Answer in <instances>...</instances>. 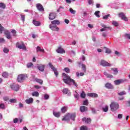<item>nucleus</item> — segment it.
Instances as JSON below:
<instances>
[{"mask_svg": "<svg viewBox=\"0 0 130 130\" xmlns=\"http://www.w3.org/2000/svg\"><path fill=\"white\" fill-rule=\"evenodd\" d=\"M62 77H63V81L65 84H67V85H71V83H73V85L75 86V87H78V84L76 83V81L74 79H72L71 78V77H70L68 74H66V73L62 74Z\"/></svg>", "mask_w": 130, "mask_h": 130, "instance_id": "1", "label": "nucleus"}, {"mask_svg": "<svg viewBox=\"0 0 130 130\" xmlns=\"http://www.w3.org/2000/svg\"><path fill=\"white\" fill-rule=\"evenodd\" d=\"M119 106L118 104L115 102L111 103L110 105V107L112 111H116V110H117L119 108Z\"/></svg>", "mask_w": 130, "mask_h": 130, "instance_id": "2", "label": "nucleus"}, {"mask_svg": "<svg viewBox=\"0 0 130 130\" xmlns=\"http://www.w3.org/2000/svg\"><path fill=\"white\" fill-rule=\"evenodd\" d=\"M16 46L17 48H19V49H22L23 50H26V46H25V44H24V42H17L16 44Z\"/></svg>", "mask_w": 130, "mask_h": 130, "instance_id": "3", "label": "nucleus"}, {"mask_svg": "<svg viewBox=\"0 0 130 130\" xmlns=\"http://www.w3.org/2000/svg\"><path fill=\"white\" fill-rule=\"evenodd\" d=\"M118 16L120 18H121V20H123V21H125V22H127L128 21V18L126 17L125 13L120 12L118 14Z\"/></svg>", "mask_w": 130, "mask_h": 130, "instance_id": "4", "label": "nucleus"}, {"mask_svg": "<svg viewBox=\"0 0 130 130\" xmlns=\"http://www.w3.org/2000/svg\"><path fill=\"white\" fill-rule=\"evenodd\" d=\"M26 78H27V76H26L24 74H20L18 76L17 81L19 83H22V82H23L24 81V80H25V79H26Z\"/></svg>", "mask_w": 130, "mask_h": 130, "instance_id": "5", "label": "nucleus"}, {"mask_svg": "<svg viewBox=\"0 0 130 130\" xmlns=\"http://www.w3.org/2000/svg\"><path fill=\"white\" fill-rule=\"evenodd\" d=\"M10 87L13 90V91H15V92H18L20 89L19 85L15 84L11 85Z\"/></svg>", "mask_w": 130, "mask_h": 130, "instance_id": "6", "label": "nucleus"}, {"mask_svg": "<svg viewBox=\"0 0 130 130\" xmlns=\"http://www.w3.org/2000/svg\"><path fill=\"white\" fill-rule=\"evenodd\" d=\"M48 65L51 68V69L53 70L56 77H57V76H58V72H57L56 68L53 67V65L52 63H51V62H49Z\"/></svg>", "mask_w": 130, "mask_h": 130, "instance_id": "7", "label": "nucleus"}, {"mask_svg": "<svg viewBox=\"0 0 130 130\" xmlns=\"http://www.w3.org/2000/svg\"><path fill=\"white\" fill-rule=\"evenodd\" d=\"M100 65L102 66V67H111V64L105 60H102L100 62Z\"/></svg>", "mask_w": 130, "mask_h": 130, "instance_id": "8", "label": "nucleus"}, {"mask_svg": "<svg viewBox=\"0 0 130 130\" xmlns=\"http://www.w3.org/2000/svg\"><path fill=\"white\" fill-rule=\"evenodd\" d=\"M126 81V79L116 80L114 81V83L115 85H120V84H122V83H124Z\"/></svg>", "mask_w": 130, "mask_h": 130, "instance_id": "9", "label": "nucleus"}, {"mask_svg": "<svg viewBox=\"0 0 130 130\" xmlns=\"http://www.w3.org/2000/svg\"><path fill=\"white\" fill-rule=\"evenodd\" d=\"M36 7L38 11H40V12H44V8H43V6H42V5L37 4L36 5Z\"/></svg>", "mask_w": 130, "mask_h": 130, "instance_id": "10", "label": "nucleus"}, {"mask_svg": "<svg viewBox=\"0 0 130 130\" xmlns=\"http://www.w3.org/2000/svg\"><path fill=\"white\" fill-rule=\"evenodd\" d=\"M55 17H56V13H51L49 15V19L50 21H52V20H54L55 19Z\"/></svg>", "mask_w": 130, "mask_h": 130, "instance_id": "11", "label": "nucleus"}, {"mask_svg": "<svg viewBox=\"0 0 130 130\" xmlns=\"http://www.w3.org/2000/svg\"><path fill=\"white\" fill-rule=\"evenodd\" d=\"M49 27L50 29H51L52 31H58L59 30V28L57 27L56 25L50 24Z\"/></svg>", "mask_w": 130, "mask_h": 130, "instance_id": "12", "label": "nucleus"}, {"mask_svg": "<svg viewBox=\"0 0 130 130\" xmlns=\"http://www.w3.org/2000/svg\"><path fill=\"white\" fill-rule=\"evenodd\" d=\"M56 51V52H57V53H66V51L64 50V49H63V48H61V47H58Z\"/></svg>", "mask_w": 130, "mask_h": 130, "instance_id": "13", "label": "nucleus"}, {"mask_svg": "<svg viewBox=\"0 0 130 130\" xmlns=\"http://www.w3.org/2000/svg\"><path fill=\"white\" fill-rule=\"evenodd\" d=\"M87 95L89 97H92V98H97L98 97V94L95 93H88Z\"/></svg>", "mask_w": 130, "mask_h": 130, "instance_id": "14", "label": "nucleus"}, {"mask_svg": "<svg viewBox=\"0 0 130 130\" xmlns=\"http://www.w3.org/2000/svg\"><path fill=\"white\" fill-rule=\"evenodd\" d=\"M70 113H68L62 118V120L65 121H68V120H70Z\"/></svg>", "mask_w": 130, "mask_h": 130, "instance_id": "15", "label": "nucleus"}, {"mask_svg": "<svg viewBox=\"0 0 130 130\" xmlns=\"http://www.w3.org/2000/svg\"><path fill=\"white\" fill-rule=\"evenodd\" d=\"M105 87L107 89H113V88H114L113 85H112V84H111V83H110L109 82H107L106 83Z\"/></svg>", "mask_w": 130, "mask_h": 130, "instance_id": "16", "label": "nucleus"}, {"mask_svg": "<svg viewBox=\"0 0 130 130\" xmlns=\"http://www.w3.org/2000/svg\"><path fill=\"white\" fill-rule=\"evenodd\" d=\"M80 110L81 112H85V111H87L88 110V107L84 106H82L80 108Z\"/></svg>", "mask_w": 130, "mask_h": 130, "instance_id": "17", "label": "nucleus"}, {"mask_svg": "<svg viewBox=\"0 0 130 130\" xmlns=\"http://www.w3.org/2000/svg\"><path fill=\"white\" fill-rule=\"evenodd\" d=\"M4 34L6 35L7 39H11V33L9 32L8 30H6L5 31Z\"/></svg>", "mask_w": 130, "mask_h": 130, "instance_id": "18", "label": "nucleus"}, {"mask_svg": "<svg viewBox=\"0 0 130 130\" xmlns=\"http://www.w3.org/2000/svg\"><path fill=\"white\" fill-rule=\"evenodd\" d=\"M45 68V65L40 64L38 66V70H39V71H40L41 72H44Z\"/></svg>", "mask_w": 130, "mask_h": 130, "instance_id": "19", "label": "nucleus"}, {"mask_svg": "<svg viewBox=\"0 0 130 130\" xmlns=\"http://www.w3.org/2000/svg\"><path fill=\"white\" fill-rule=\"evenodd\" d=\"M70 118L72 119V120L75 121V118H76V114L75 113L72 114L70 113Z\"/></svg>", "mask_w": 130, "mask_h": 130, "instance_id": "20", "label": "nucleus"}, {"mask_svg": "<svg viewBox=\"0 0 130 130\" xmlns=\"http://www.w3.org/2000/svg\"><path fill=\"white\" fill-rule=\"evenodd\" d=\"M25 102L27 104H31V103H33V98H30L29 99L26 100Z\"/></svg>", "mask_w": 130, "mask_h": 130, "instance_id": "21", "label": "nucleus"}, {"mask_svg": "<svg viewBox=\"0 0 130 130\" xmlns=\"http://www.w3.org/2000/svg\"><path fill=\"white\" fill-rule=\"evenodd\" d=\"M32 23L34 25H35V26H40L41 25V23H40V22L37 21L35 20H33Z\"/></svg>", "mask_w": 130, "mask_h": 130, "instance_id": "22", "label": "nucleus"}, {"mask_svg": "<svg viewBox=\"0 0 130 130\" xmlns=\"http://www.w3.org/2000/svg\"><path fill=\"white\" fill-rule=\"evenodd\" d=\"M51 24L52 25H59V24H60V22H59V21L57 20H53L52 21H51Z\"/></svg>", "mask_w": 130, "mask_h": 130, "instance_id": "23", "label": "nucleus"}, {"mask_svg": "<svg viewBox=\"0 0 130 130\" xmlns=\"http://www.w3.org/2000/svg\"><path fill=\"white\" fill-rule=\"evenodd\" d=\"M53 114L54 116H55V117L58 118L60 116V112H53Z\"/></svg>", "mask_w": 130, "mask_h": 130, "instance_id": "24", "label": "nucleus"}, {"mask_svg": "<svg viewBox=\"0 0 130 130\" xmlns=\"http://www.w3.org/2000/svg\"><path fill=\"white\" fill-rule=\"evenodd\" d=\"M67 110H68V107L64 106L61 109L62 113H65V112H67Z\"/></svg>", "mask_w": 130, "mask_h": 130, "instance_id": "25", "label": "nucleus"}, {"mask_svg": "<svg viewBox=\"0 0 130 130\" xmlns=\"http://www.w3.org/2000/svg\"><path fill=\"white\" fill-rule=\"evenodd\" d=\"M44 52V49H41V48L39 46H38L37 47V52Z\"/></svg>", "mask_w": 130, "mask_h": 130, "instance_id": "26", "label": "nucleus"}, {"mask_svg": "<svg viewBox=\"0 0 130 130\" xmlns=\"http://www.w3.org/2000/svg\"><path fill=\"white\" fill-rule=\"evenodd\" d=\"M80 97L83 99H85L86 98V93L85 91H82L81 93L80 94Z\"/></svg>", "mask_w": 130, "mask_h": 130, "instance_id": "27", "label": "nucleus"}, {"mask_svg": "<svg viewBox=\"0 0 130 130\" xmlns=\"http://www.w3.org/2000/svg\"><path fill=\"white\" fill-rule=\"evenodd\" d=\"M112 71H113L114 72V75H117L118 74V70H117V68H112Z\"/></svg>", "mask_w": 130, "mask_h": 130, "instance_id": "28", "label": "nucleus"}, {"mask_svg": "<svg viewBox=\"0 0 130 130\" xmlns=\"http://www.w3.org/2000/svg\"><path fill=\"white\" fill-rule=\"evenodd\" d=\"M36 82H37V83L40 84V85H42V84H43V80H42V79L36 78Z\"/></svg>", "mask_w": 130, "mask_h": 130, "instance_id": "29", "label": "nucleus"}, {"mask_svg": "<svg viewBox=\"0 0 130 130\" xmlns=\"http://www.w3.org/2000/svg\"><path fill=\"white\" fill-rule=\"evenodd\" d=\"M82 69L84 72V73H87V70L86 69V65L85 64H82Z\"/></svg>", "mask_w": 130, "mask_h": 130, "instance_id": "30", "label": "nucleus"}, {"mask_svg": "<svg viewBox=\"0 0 130 130\" xmlns=\"http://www.w3.org/2000/svg\"><path fill=\"white\" fill-rule=\"evenodd\" d=\"M32 96H35V97H38L39 96V92L38 91H35L32 93Z\"/></svg>", "mask_w": 130, "mask_h": 130, "instance_id": "31", "label": "nucleus"}, {"mask_svg": "<svg viewBox=\"0 0 130 130\" xmlns=\"http://www.w3.org/2000/svg\"><path fill=\"white\" fill-rule=\"evenodd\" d=\"M62 92L63 94H68V93H69V89L67 88H63L62 90Z\"/></svg>", "mask_w": 130, "mask_h": 130, "instance_id": "32", "label": "nucleus"}, {"mask_svg": "<svg viewBox=\"0 0 130 130\" xmlns=\"http://www.w3.org/2000/svg\"><path fill=\"white\" fill-rule=\"evenodd\" d=\"M100 14V11H97L94 12V15L97 17V18H100V15H99Z\"/></svg>", "mask_w": 130, "mask_h": 130, "instance_id": "33", "label": "nucleus"}, {"mask_svg": "<svg viewBox=\"0 0 130 130\" xmlns=\"http://www.w3.org/2000/svg\"><path fill=\"white\" fill-rule=\"evenodd\" d=\"M10 103H17V100L16 99H12L9 100Z\"/></svg>", "mask_w": 130, "mask_h": 130, "instance_id": "34", "label": "nucleus"}, {"mask_svg": "<svg viewBox=\"0 0 130 130\" xmlns=\"http://www.w3.org/2000/svg\"><path fill=\"white\" fill-rule=\"evenodd\" d=\"M126 93L125 92V91L123 90L122 91L120 92H118V94L119 96H122V95H125Z\"/></svg>", "mask_w": 130, "mask_h": 130, "instance_id": "35", "label": "nucleus"}, {"mask_svg": "<svg viewBox=\"0 0 130 130\" xmlns=\"http://www.w3.org/2000/svg\"><path fill=\"white\" fill-rule=\"evenodd\" d=\"M2 76L4 78H8L9 77V74L7 72H4Z\"/></svg>", "mask_w": 130, "mask_h": 130, "instance_id": "36", "label": "nucleus"}, {"mask_svg": "<svg viewBox=\"0 0 130 130\" xmlns=\"http://www.w3.org/2000/svg\"><path fill=\"white\" fill-rule=\"evenodd\" d=\"M69 11H70V13H71V14H73V15H75V14H76L75 10H74V9H73V8H70Z\"/></svg>", "mask_w": 130, "mask_h": 130, "instance_id": "37", "label": "nucleus"}, {"mask_svg": "<svg viewBox=\"0 0 130 130\" xmlns=\"http://www.w3.org/2000/svg\"><path fill=\"white\" fill-rule=\"evenodd\" d=\"M104 112H107L108 111V106H106L105 108H103Z\"/></svg>", "mask_w": 130, "mask_h": 130, "instance_id": "38", "label": "nucleus"}, {"mask_svg": "<svg viewBox=\"0 0 130 130\" xmlns=\"http://www.w3.org/2000/svg\"><path fill=\"white\" fill-rule=\"evenodd\" d=\"M11 33H12L13 36L16 37L17 36V31L15 29H12L11 31Z\"/></svg>", "mask_w": 130, "mask_h": 130, "instance_id": "39", "label": "nucleus"}, {"mask_svg": "<svg viewBox=\"0 0 130 130\" xmlns=\"http://www.w3.org/2000/svg\"><path fill=\"white\" fill-rule=\"evenodd\" d=\"M83 105H85L86 106H88V105H89V102L88 101V100L83 101Z\"/></svg>", "mask_w": 130, "mask_h": 130, "instance_id": "40", "label": "nucleus"}, {"mask_svg": "<svg viewBox=\"0 0 130 130\" xmlns=\"http://www.w3.org/2000/svg\"><path fill=\"white\" fill-rule=\"evenodd\" d=\"M0 8H2V9H6V5L3 3H0Z\"/></svg>", "mask_w": 130, "mask_h": 130, "instance_id": "41", "label": "nucleus"}, {"mask_svg": "<svg viewBox=\"0 0 130 130\" xmlns=\"http://www.w3.org/2000/svg\"><path fill=\"white\" fill-rule=\"evenodd\" d=\"M105 48L106 49V53H111V50L110 49L106 47Z\"/></svg>", "mask_w": 130, "mask_h": 130, "instance_id": "42", "label": "nucleus"}, {"mask_svg": "<svg viewBox=\"0 0 130 130\" xmlns=\"http://www.w3.org/2000/svg\"><path fill=\"white\" fill-rule=\"evenodd\" d=\"M64 71H65V72L66 73H67L68 74H70L71 70H70V69L69 68H65L64 69Z\"/></svg>", "mask_w": 130, "mask_h": 130, "instance_id": "43", "label": "nucleus"}, {"mask_svg": "<svg viewBox=\"0 0 130 130\" xmlns=\"http://www.w3.org/2000/svg\"><path fill=\"white\" fill-rule=\"evenodd\" d=\"M112 24L114 26H115V27H117V26H118V23L115 21H113Z\"/></svg>", "mask_w": 130, "mask_h": 130, "instance_id": "44", "label": "nucleus"}, {"mask_svg": "<svg viewBox=\"0 0 130 130\" xmlns=\"http://www.w3.org/2000/svg\"><path fill=\"white\" fill-rule=\"evenodd\" d=\"M109 17H110V14H109L103 16V19H104V20H107Z\"/></svg>", "mask_w": 130, "mask_h": 130, "instance_id": "45", "label": "nucleus"}, {"mask_svg": "<svg viewBox=\"0 0 130 130\" xmlns=\"http://www.w3.org/2000/svg\"><path fill=\"white\" fill-rule=\"evenodd\" d=\"M84 75H85V74H84V73H80L79 74V72H76L77 77H80V76H84Z\"/></svg>", "mask_w": 130, "mask_h": 130, "instance_id": "46", "label": "nucleus"}, {"mask_svg": "<svg viewBox=\"0 0 130 130\" xmlns=\"http://www.w3.org/2000/svg\"><path fill=\"white\" fill-rule=\"evenodd\" d=\"M80 130H88V128L87 127V126H82L80 127Z\"/></svg>", "mask_w": 130, "mask_h": 130, "instance_id": "47", "label": "nucleus"}, {"mask_svg": "<svg viewBox=\"0 0 130 130\" xmlns=\"http://www.w3.org/2000/svg\"><path fill=\"white\" fill-rule=\"evenodd\" d=\"M102 27L104 28L105 29H111V27L110 26H107L105 24H103Z\"/></svg>", "mask_w": 130, "mask_h": 130, "instance_id": "48", "label": "nucleus"}, {"mask_svg": "<svg viewBox=\"0 0 130 130\" xmlns=\"http://www.w3.org/2000/svg\"><path fill=\"white\" fill-rule=\"evenodd\" d=\"M44 99H45V100H47L49 99V95L45 94L44 96Z\"/></svg>", "mask_w": 130, "mask_h": 130, "instance_id": "49", "label": "nucleus"}, {"mask_svg": "<svg viewBox=\"0 0 130 130\" xmlns=\"http://www.w3.org/2000/svg\"><path fill=\"white\" fill-rule=\"evenodd\" d=\"M3 31H4V27H3V26H2V24H0V34H2Z\"/></svg>", "mask_w": 130, "mask_h": 130, "instance_id": "50", "label": "nucleus"}, {"mask_svg": "<svg viewBox=\"0 0 130 130\" xmlns=\"http://www.w3.org/2000/svg\"><path fill=\"white\" fill-rule=\"evenodd\" d=\"M31 67H33V63L29 62L27 64V68H31Z\"/></svg>", "mask_w": 130, "mask_h": 130, "instance_id": "51", "label": "nucleus"}, {"mask_svg": "<svg viewBox=\"0 0 130 130\" xmlns=\"http://www.w3.org/2000/svg\"><path fill=\"white\" fill-rule=\"evenodd\" d=\"M3 51L5 53H8V52H9V51H10V50H9V49H8L7 48H4Z\"/></svg>", "mask_w": 130, "mask_h": 130, "instance_id": "52", "label": "nucleus"}, {"mask_svg": "<svg viewBox=\"0 0 130 130\" xmlns=\"http://www.w3.org/2000/svg\"><path fill=\"white\" fill-rule=\"evenodd\" d=\"M0 108H1V109H5L6 108V106H5V104H0Z\"/></svg>", "mask_w": 130, "mask_h": 130, "instance_id": "53", "label": "nucleus"}, {"mask_svg": "<svg viewBox=\"0 0 130 130\" xmlns=\"http://www.w3.org/2000/svg\"><path fill=\"white\" fill-rule=\"evenodd\" d=\"M0 43H5V39L0 38Z\"/></svg>", "mask_w": 130, "mask_h": 130, "instance_id": "54", "label": "nucleus"}, {"mask_svg": "<svg viewBox=\"0 0 130 130\" xmlns=\"http://www.w3.org/2000/svg\"><path fill=\"white\" fill-rule=\"evenodd\" d=\"M107 78H110V79H112L113 78V75L111 74H108V76H107Z\"/></svg>", "mask_w": 130, "mask_h": 130, "instance_id": "55", "label": "nucleus"}, {"mask_svg": "<svg viewBox=\"0 0 130 130\" xmlns=\"http://www.w3.org/2000/svg\"><path fill=\"white\" fill-rule=\"evenodd\" d=\"M21 20L23 22H25V15H21Z\"/></svg>", "mask_w": 130, "mask_h": 130, "instance_id": "56", "label": "nucleus"}, {"mask_svg": "<svg viewBox=\"0 0 130 130\" xmlns=\"http://www.w3.org/2000/svg\"><path fill=\"white\" fill-rule=\"evenodd\" d=\"M14 123H17L18 121H19V119L17 118H15L13 120Z\"/></svg>", "mask_w": 130, "mask_h": 130, "instance_id": "57", "label": "nucleus"}, {"mask_svg": "<svg viewBox=\"0 0 130 130\" xmlns=\"http://www.w3.org/2000/svg\"><path fill=\"white\" fill-rule=\"evenodd\" d=\"M88 4L89 5H92L94 4V2H93V0H88Z\"/></svg>", "mask_w": 130, "mask_h": 130, "instance_id": "58", "label": "nucleus"}, {"mask_svg": "<svg viewBox=\"0 0 130 130\" xmlns=\"http://www.w3.org/2000/svg\"><path fill=\"white\" fill-rule=\"evenodd\" d=\"M81 59H82V60H83V61H85V60H86V57H85V56H84V55H83L82 56Z\"/></svg>", "mask_w": 130, "mask_h": 130, "instance_id": "59", "label": "nucleus"}, {"mask_svg": "<svg viewBox=\"0 0 130 130\" xmlns=\"http://www.w3.org/2000/svg\"><path fill=\"white\" fill-rule=\"evenodd\" d=\"M4 101H9V97L8 96H5L3 98Z\"/></svg>", "mask_w": 130, "mask_h": 130, "instance_id": "60", "label": "nucleus"}, {"mask_svg": "<svg viewBox=\"0 0 130 130\" xmlns=\"http://www.w3.org/2000/svg\"><path fill=\"white\" fill-rule=\"evenodd\" d=\"M86 120V123H90L91 122V118H87Z\"/></svg>", "mask_w": 130, "mask_h": 130, "instance_id": "61", "label": "nucleus"}, {"mask_svg": "<svg viewBox=\"0 0 130 130\" xmlns=\"http://www.w3.org/2000/svg\"><path fill=\"white\" fill-rule=\"evenodd\" d=\"M19 106L20 108L24 107V105H23V104L21 103H19Z\"/></svg>", "mask_w": 130, "mask_h": 130, "instance_id": "62", "label": "nucleus"}, {"mask_svg": "<svg viewBox=\"0 0 130 130\" xmlns=\"http://www.w3.org/2000/svg\"><path fill=\"white\" fill-rule=\"evenodd\" d=\"M118 118H122V114H119L118 115Z\"/></svg>", "mask_w": 130, "mask_h": 130, "instance_id": "63", "label": "nucleus"}, {"mask_svg": "<svg viewBox=\"0 0 130 130\" xmlns=\"http://www.w3.org/2000/svg\"><path fill=\"white\" fill-rule=\"evenodd\" d=\"M126 105L127 106H130V101L127 102Z\"/></svg>", "mask_w": 130, "mask_h": 130, "instance_id": "64", "label": "nucleus"}]
</instances>
